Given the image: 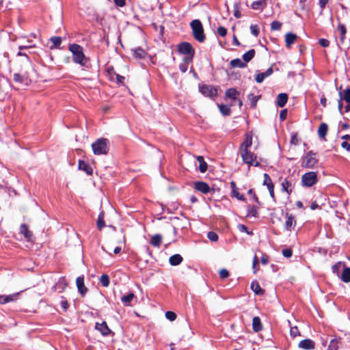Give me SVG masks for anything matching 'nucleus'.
<instances>
[{
    "label": "nucleus",
    "instance_id": "31",
    "mask_svg": "<svg viewBox=\"0 0 350 350\" xmlns=\"http://www.w3.org/2000/svg\"><path fill=\"white\" fill-rule=\"evenodd\" d=\"M197 161L199 162V170L202 173H204L207 170V164L204 160L202 156H198Z\"/></svg>",
    "mask_w": 350,
    "mask_h": 350
},
{
    "label": "nucleus",
    "instance_id": "30",
    "mask_svg": "<svg viewBox=\"0 0 350 350\" xmlns=\"http://www.w3.org/2000/svg\"><path fill=\"white\" fill-rule=\"evenodd\" d=\"M134 297L135 295L133 293H129V294L122 297L121 301L124 306H129L131 305V302L134 299Z\"/></svg>",
    "mask_w": 350,
    "mask_h": 350
},
{
    "label": "nucleus",
    "instance_id": "22",
    "mask_svg": "<svg viewBox=\"0 0 350 350\" xmlns=\"http://www.w3.org/2000/svg\"><path fill=\"white\" fill-rule=\"evenodd\" d=\"M79 169L85 172L88 175L92 174L93 172L92 167L83 161H79Z\"/></svg>",
    "mask_w": 350,
    "mask_h": 350
},
{
    "label": "nucleus",
    "instance_id": "20",
    "mask_svg": "<svg viewBox=\"0 0 350 350\" xmlns=\"http://www.w3.org/2000/svg\"><path fill=\"white\" fill-rule=\"evenodd\" d=\"M288 95L286 93H280L278 95L276 103L280 107H283L287 103Z\"/></svg>",
    "mask_w": 350,
    "mask_h": 350
},
{
    "label": "nucleus",
    "instance_id": "11",
    "mask_svg": "<svg viewBox=\"0 0 350 350\" xmlns=\"http://www.w3.org/2000/svg\"><path fill=\"white\" fill-rule=\"evenodd\" d=\"M252 135L250 133H246L245 140L243 142V143L240 146L239 152L245 151V150H249V148L252 146Z\"/></svg>",
    "mask_w": 350,
    "mask_h": 350
},
{
    "label": "nucleus",
    "instance_id": "18",
    "mask_svg": "<svg viewBox=\"0 0 350 350\" xmlns=\"http://www.w3.org/2000/svg\"><path fill=\"white\" fill-rule=\"evenodd\" d=\"M293 187V183L291 180H288L287 178L284 179V181L282 183V190L283 191L286 192L288 194L292 193Z\"/></svg>",
    "mask_w": 350,
    "mask_h": 350
},
{
    "label": "nucleus",
    "instance_id": "10",
    "mask_svg": "<svg viewBox=\"0 0 350 350\" xmlns=\"http://www.w3.org/2000/svg\"><path fill=\"white\" fill-rule=\"evenodd\" d=\"M194 188L204 194H206L211 191L209 185L203 181L196 182L194 183Z\"/></svg>",
    "mask_w": 350,
    "mask_h": 350
},
{
    "label": "nucleus",
    "instance_id": "13",
    "mask_svg": "<svg viewBox=\"0 0 350 350\" xmlns=\"http://www.w3.org/2000/svg\"><path fill=\"white\" fill-rule=\"evenodd\" d=\"M239 94V92L235 88H229L226 91L225 96L226 98L232 100L231 105H234L235 104V101L237 100V96Z\"/></svg>",
    "mask_w": 350,
    "mask_h": 350
},
{
    "label": "nucleus",
    "instance_id": "19",
    "mask_svg": "<svg viewBox=\"0 0 350 350\" xmlns=\"http://www.w3.org/2000/svg\"><path fill=\"white\" fill-rule=\"evenodd\" d=\"M273 73V69L271 67L269 68L265 72L258 73L255 78L257 83H262L266 77H268Z\"/></svg>",
    "mask_w": 350,
    "mask_h": 350
},
{
    "label": "nucleus",
    "instance_id": "9",
    "mask_svg": "<svg viewBox=\"0 0 350 350\" xmlns=\"http://www.w3.org/2000/svg\"><path fill=\"white\" fill-rule=\"evenodd\" d=\"M95 329L99 331L100 334L105 336H108L111 332L105 321H103L102 323H96Z\"/></svg>",
    "mask_w": 350,
    "mask_h": 350
},
{
    "label": "nucleus",
    "instance_id": "51",
    "mask_svg": "<svg viewBox=\"0 0 350 350\" xmlns=\"http://www.w3.org/2000/svg\"><path fill=\"white\" fill-rule=\"evenodd\" d=\"M219 277L222 279L227 278L229 276V272L226 269H222L219 273Z\"/></svg>",
    "mask_w": 350,
    "mask_h": 350
},
{
    "label": "nucleus",
    "instance_id": "24",
    "mask_svg": "<svg viewBox=\"0 0 350 350\" xmlns=\"http://www.w3.org/2000/svg\"><path fill=\"white\" fill-rule=\"evenodd\" d=\"M252 328L254 332H258L262 329L261 321L258 317H255L252 320Z\"/></svg>",
    "mask_w": 350,
    "mask_h": 350
},
{
    "label": "nucleus",
    "instance_id": "15",
    "mask_svg": "<svg viewBox=\"0 0 350 350\" xmlns=\"http://www.w3.org/2000/svg\"><path fill=\"white\" fill-rule=\"evenodd\" d=\"M76 284L80 294L84 296L88 291V288L84 284V278L81 276L78 277L76 280Z\"/></svg>",
    "mask_w": 350,
    "mask_h": 350
},
{
    "label": "nucleus",
    "instance_id": "62",
    "mask_svg": "<svg viewBox=\"0 0 350 350\" xmlns=\"http://www.w3.org/2000/svg\"><path fill=\"white\" fill-rule=\"evenodd\" d=\"M341 146L347 150L348 152H350V144L347 142H343L342 144H341Z\"/></svg>",
    "mask_w": 350,
    "mask_h": 350
},
{
    "label": "nucleus",
    "instance_id": "25",
    "mask_svg": "<svg viewBox=\"0 0 350 350\" xmlns=\"http://www.w3.org/2000/svg\"><path fill=\"white\" fill-rule=\"evenodd\" d=\"M22 74L20 73H15L14 74L13 79L14 81L16 83H22L25 79H27L28 77V72L27 71H23L21 70Z\"/></svg>",
    "mask_w": 350,
    "mask_h": 350
},
{
    "label": "nucleus",
    "instance_id": "37",
    "mask_svg": "<svg viewBox=\"0 0 350 350\" xmlns=\"http://www.w3.org/2000/svg\"><path fill=\"white\" fill-rule=\"evenodd\" d=\"M339 340L337 338L332 339L328 345L327 350H338Z\"/></svg>",
    "mask_w": 350,
    "mask_h": 350
},
{
    "label": "nucleus",
    "instance_id": "23",
    "mask_svg": "<svg viewBox=\"0 0 350 350\" xmlns=\"http://www.w3.org/2000/svg\"><path fill=\"white\" fill-rule=\"evenodd\" d=\"M327 130H328V126H327V124L326 123H321L320 125H319V129H318V135H319V137L321 138V139H325L326 135H327Z\"/></svg>",
    "mask_w": 350,
    "mask_h": 350
},
{
    "label": "nucleus",
    "instance_id": "34",
    "mask_svg": "<svg viewBox=\"0 0 350 350\" xmlns=\"http://www.w3.org/2000/svg\"><path fill=\"white\" fill-rule=\"evenodd\" d=\"M251 288L256 295H262L263 293V290L256 281H253L251 283Z\"/></svg>",
    "mask_w": 350,
    "mask_h": 350
},
{
    "label": "nucleus",
    "instance_id": "44",
    "mask_svg": "<svg viewBox=\"0 0 350 350\" xmlns=\"http://www.w3.org/2000/svg\"><path fill=\"white\" fill-rule=\"evenodd\" d=\"M207 237L208 238V239L211 241H217L219 239V237L217 235V234L215 232H213V231H211V232H208V234H207Z\"/></svg>",
    "mask_w": 350,
    "mask_h": 350
},
{
    "label": "nucleus",
    "instance_id": "3",
    "mask_svg": "<svg viewBox=\"0 0 350 350\" xmlns=\"http://www.w3.org/2000/svg\"><path fill=\"white\" fill-rule=\"evenodd\" d=\"M109 140L105 138H100L92 144V148L94 154H106L108 152Z\"/></svg>",
    "mask_w": 350,
    "mask_h": 350
},
{
    "label": "nucleus",
    "instance_id": "61",
    "mask_svg": "<svg viewBox=\"0 0 350 350\" xmlns=\"http://www.w3.org/2000/svg\"><path fill=\"white\" fill-rule=\"evenodd\" d=\"M286 116H287V110L286 109H283L280 111V118L282 120H285L286 118Z\"/></svg>",
    "mask_w": 350,
    "mask_h": 350
},
{
    "label": "nucleus",
    "instance_id": "26",
    "mask_svg": "<svg viewBox=\"0 0 350 350\" xmlns=\"http://www.w3.org/2000/svg\"><path fill=\"white\" fill-rule=\"evenodd\" d=\"M182 261L183 257L180 254H174L169 259V262L172 266L178 265L182 262Z\"/></svg>",
    "mask_w": 350,
    "mask_h": 350
},
{
    "label": "nucleus",
    "instance_id": "33",
    "mask_svg": "<svg viewBox=\"0 0 350 350\" xmlns=\"http://www.w3.org/2000/svg\"><path fill=\"white\" fill-rule=\"evenodd\" d=\"M340 98L346 103H350V87L345 90L343 92H339Z\"/></svg>",
    "mask_w": 350,
    "mask_h": 350
},
{
    "label": "nucleus",
    "instance_id": "16",
    "mask_svg": "<svg viewBox=\"0 0 350 350\" xmlns=\"http://www.w3.org/2000/svg\"><path fill=\"white\" fill-rule=\"evenodd\" d=\"M20 232H21V234H23L26 241H32L33 234L28 229V226L26 224H23L21 225Z\"/></svg>",
    "mask_w": 350,
    "mask_h": 350
},
{
    "label": "nucleus",
    "instance_id": "12",
    "mask_svg": "<svg viewBox=\"0 0 350 350\" xmlns=\"http://www.w3.org/2000/svg\"><path fill=\"white\" fill-rule=\"evenodd\" d=\"M298 347L305 350H312L315 348V342L311 339H304L299 342Z\"/></svg>",
    "mask_w": 350,
    "mask_h": 350
},
{
    "label": "nucleus",
    "instance_id": "32",
    "mask_svg": "<svg viewBox=\"0 0 350 350\" xmlns=\"http://www.w3.org/2000/svg\"><path fill=\"white\" fill-rule=\"evenodd\" d=\"M341 280L346 283L350 282V268L345 267L340 277Z\"/></svg>",
    "mask_w": 350,
    "mask_h": 350
},
{
    "label": "nucleus",
    "instance_id": "6",
    "mask_svg": "<svg viewBox=\"0 0 350 350\" xmlns=\"http://www.w3.org/2000/svg\"><path fill=\"white\" fill-rule=\"evenodd\" d=\"M239 153L241 154V157L243 162L247 163L249 166H250V165L259 166L260 165V163L256 160L257 157L254 152L247 150L245 151L239 152Z\"/></svg>",
    "mask_w": 350,
    "mask_h": 350
},
{
    "label": "nucleus",
    "instance_id": "7",
    "mask_svg": "<svg viewBox=\"0 0 350 350\" xmlns=\"http://www.w3.org/2000/svg\"><path fill=\"white\" fill-rule=\"evenodd\" d=\"M317 182V173L309 172L304 174L301 177L302 185L305 187H312Z\"/></svg>",
    "mask_w": 350,
    "mask_h": 350
},
{
    "label": "nucleus",
    "instance_id": "29",
    "mask_svg": "<svg viewBox=\"0 0 350 350\" xmlns=\"http://www.w3.org/2000/svg\"><path fill=\"white\" fill-rule=\"evenodd\" d=\"M337 31L340 32V41L341 43H343L345 40V35L347 33V29L345 25L342 23H339L337 27Z\"/></svg>",
    "mask_w": 350,
    "mask_h": 350
},
{
    "label": "nucleus",
    "instance_id": "64",
    "mask_svg": "<svg viewBox=\"0 0 350 350\" xmlns=\"http://www.w3.org/2000/svg\"><path fill=\"white\" fill-rule=\"evenodd\" d=\"M329 0H319V5L322 10H323L328 3Z\"/></svg>",
    "mask_w": 350,
    "mask_h": 350
},
{
    "label": "nucleus",
    "instance_id": "40",
    "mask_svg": "<svg viewBox=\"0 0 350 350\" xmlns=\"http://www.w3.org/2000/svg\"><path fill=\"white\" fill-rule=\"evenodd\" d=\"M105 226L104 213L101 212L100 213L97 220V227L100 230Z\"/></svg>",
    "mask_w": 350,
    "mask_h": 350
},
{
    "label": "nucleus",
    "instance_id": "14",
    "mask_svg": "<svg viewBox=\"0 0 350 350\" xmlns=\"http://www.w3.org/2000/svg\"><path fill=\"white\" fill-rule=\"evenodd\" d=\"M286 220L285 221L284 228L288 231H291L294 229V227L295 226V220L294 217L288 213L286 214Z\"/></svg>",
    "mask_w": 350,
    "mask_h": 350
},
{
    "label": "nucleus",
    "instance_id": "52",
    "mask_svg": "<svg viewBox=\"0 0 350 350\" xmlns=\"http://www.w3.org/2000/svg\"><path fill=\"white\" fill-rule=\"evenodd\" d=\"M217 33L220 36L224 37L227 34V29L224 27L220 26L217 28Z\"/></svg>",
    "mask_w": 350,
    "mask_h": 350
},
{
    "label": "nucleus",
    "instance_id": "49",
    "mask_svg": "<svg viewBox=\"0 0 350 350\" xmlns=\"http://www.w3.org/2000/svg\"><path fill=\"white\" fill-rule=\"evenodd\" d=\"M18 295L19 293H18L16 294L5 296V298H2L3 299V301H6V303H8L14 301Z\"/></svg>",
    "mask_w": 350,
    "mask_h": 350
},
{
    "label": "nucleus",
    "instance_id": "38",
    "mask_svg": "<svg viewBox=\"0 0 350 350\" xmlns=\"http://www.w3.org/2000/svg\"><path fill=\"white\" fill-rule=\"evenodd\" d=\"M100 282L104 287H108L110 284L109 275L107 274H103L100 278Z\"/></svg>",
    "mask_w": 350,
    "mask_h": 350
},
{
    "label": "nucleus",
    "instance_id": "45",
    "mask_svg": "<svg viewBox=\"0 0 350 350\" xmlns=\"http://www.w3.org/2000/svg\"><path fill=\"white\" fill-rule=\"evenodd\" d=\"M134 55L137 57L143 58L145 57L146 53L142 49L138 48L134 50Z\"/></svg>",
    "mask_w": 350,
    "mask_h": 350
},
{
    "label": "nucleus",
    "instance_id": "4",
    "mask_svg": "<svg viewBox=\"0 0 350 350\" xmlns=\"http://www.w3.org/2000/svg\"><path fill=\"white\" fill-rule=\"evenodd\" d=\"M178 51L180 53L187 55L184 57V61L185 62H191L192 61L195 51L190 43L187 42L180 43L178 45Z\"/></svg>",
    "mask_w": 350,
    "mask_h": 350
},
{
    "label": "nucleus",
    "instance_id": "54",
    "mask_svg": "<svg viewBox=\"0 0 350 350\" xmlns=\"http://www.w3.org/2000/svg\"><path fill=\"white\" fill-rule=\"evenodd\" d=\"M319 44L323 47H327L329 45V41L325 38H321L319 40Z\"/></svg>",
    "mask_w": 350,
    "mask_h": 350
},
{
    "label": "nucleus",
    "instance_id": "5",
    "mask_svg": "<svg viewBox=\"0 0 350 350\" xmlns=\"http://www.w3.org/2000/svg\"><path fill=\"white\" fill-rule=\"evenodd\" d=\"M318 163L316 153L310 150L302 157L301 165L305 168H313Z\"/></svg>",
    "mask_w": 350,
    "mask_h": 350
},
{
    "label": "nucleus",
    "instance_id": "43",
    "mask_svg": "<svg viewBox=\"0 0 350 350\" xmlns=\"http://www.w3.org/2000/svg\"><path fill=\"white\" fill-rule=\"evenodd\" d=\"M248 98L250 100L252 107H255L259 97L255 96L254 94H250L248 95Z\"/></svg>",
    "mask_w": 350,
    "mask_h": 350
},
{
    "label": "nucleus",
    "instance_id": "21",
    "mask_svg": "<svg viewBox=\"0 0 350 350\" xmlns=\"http://www.w3.org/2000/svg\"><path fill=\"white\" fill-rule=\"evenodd\" d=\"M297 38V36L296 34L293 33H287L285 36L286 46L287 48H290Z\"/></svg>",
    "mask_w": 350,
    "mask_h": 350
},
{
    "label": "nucleus",
    "instance_id": "46",
    "mask_svg": "<svg viewBox=\"0 0 350 350\" xmlns=\"http://www.w3.org/2000/svg\"><path fill=\"white\" fill-rule=\"evenodd\" d=\"M282 27V23L279 21H274L271 23V29L273 31H277L280 29Z\"/></svg>",
    "mask_w": 350,
    "mask_h": 350
},
{
    "label": "nucleus",
    "instance_id": "58",
    "mask_svg": "<svg viewBox=\"0 0 350 350\" xmlns=\"http://www.w3.org/2000/svg\"><path fill=\"white\" fill-rule=\"evenodd\" d=\"M17 55H18V56L24 55V56L26 57V64H27V65L29 67H31V62H30V60H29V59L28 56H27L26 54H25V53H22L21 51H19V52H18Z\"/></svg>",
    "mask_w": 350,
    "mask_h": 350
},
{
    "label": "nucleus",
    "instance_id": "55",
    "mask_svg": "<svg viewBox=\"0 0 350 350\" xmlns=\"http://www.w3.org/2000/svg\"><path fill=\"white\" fill-rule=\"evenodd\" d=\"M190 62H185L184 61V62L183 64H180V66H179V68L180 70V71L182 72H185L187 70V68H188V64H189Z\"/></svg>",
    "mask_w": 350,
    "mask_h": 350
},
{
    "label": "nucleus",
    "instance_id": "50",
    "mask_svg": "<svg viewBox=\"0 0 350 350\" xmlns=\"http://www.w3.org/2000/svg\"><path fill=\"white\" fill-rule=\"evenodd\" d=\"M232 196L237 198L239 200H245V198L243 195L240 194L237 189H232Z\"/></svg>",
    "mask_w": 350,
    "mask_h": 350
},
{
    "label": "nucleus",
    "instance_id": "8",
    "mask_svg": "<svg viewBox=\"0 0 350 350\" xmlns=\"http://www.w3.org/2000/svg\"><path fill=\"white\" fill-rule=\"evenodd\" d=\"M200 90L203 95L211 98L217 94V89L210 85H204L200 88Z\"/></svg>",
    "mask_w": 350,
    "mask_h": 350
},
{
    "label": "nucleus",
    "instance_id": "47",
    "mask_svg": "<svg viewBox=\"0 0 350 350\" xmlns=\"http://www.w3.org/2000/svg\"><path fill=\"white\" fill-rule=\"evenodd\" d=\"M250 30L252 35L257 37L260 33L258 26L257 25H252L250 26Z\"/></svg>",
    "mask_w": 350,
    "mask_h": 350
},
{
    "label": "nucleus",
    "instance_id": "1",
    "mask_svg": "<svg viewBox=\"0 0 350 350\" xmlns=\"http://www.w3.org/2000/svg\"><path fill=\"white\" fill-rule=\"evenodd\" d=\"M69 51L72 54V59L74 62L81 66H85L88 62V59L83 53V47L77 44H71L68 46Z\"/></svg>",
    "mask_w": 350,
    "mask_h": 350
},
{
    "label": "nucleus",
    "instance_id": "57",
    "mask_svg": "<svg viewBox=\"0 0 350 350\" xmlns=\"http://www.w3.org/2000/svg\"><path fill=\"white\" fill-rule=\"evenodd\" d=\"M291 336L293 337H296L299 335V330L297 327H291L290 330Z\"/></svg>",
    "mask_w": 350,
    "mask_h": 350
},
{
    "label": "nucleus",
    "instance_id": "27",
    "mask_svg": "<svg viewBox=\"0 0 350 350\" xmlns=\"http://www.w3.org/2000/svg\"><path fill=\"white\" fill-rule=\"evenodd\" d=\"M52 45L50 46L51 49H59L62 44V38L59 36H53L50 38Z\"/></svg>",
    "mask_w": 350,
    "mask_h": 350
},
{
    "label": "nucleus",
    "instance_id": "36",
    "mask_svg": "<svg viewBox=\"0 0 350 350\" xmlns=\"http://www.w3.org/2000/svg\"><path fill=\"white\" fill-rule=\"evenodd\" d=\"M255 53H256V52H255L254 49H250L247 52L244 53L243 55V59L245 63L246 64L247 62H249L250 61H251L252 59L254 57Z\"/></svg>",
    "mask_w": 350,
    "mask_h": 350
},
{
    "label": "nucleus",
    "instance_id": "59",
    "mask_svg": "<svg viewBox=\"0 0 350 350\" xmlns=\"http://www.w3.org/2000/svg\"><path fill=\"white\" fill-rule=\"evenodd\" d=\"M60 305L64 310H66L69 306V304H68L67 300H66V299H62L60 302Z\"/></svg>",
    "mask_w": 350,
    "mask_h": 350
},
{
    "label": "nucleus",
    "instance_id": "41",
    "mask_svg": "<svg viewBox=\"0 0 350 350\" xmlns=\"http://www.w3.org/2000/svg\"><path fill=\"white\" fill-rule=\"evenodd\" d=\"M248 215L256 217L258 216L257 208L255 206H248L247 207Z\"/></svg>",
    "mask_w": 350,
    "mask_h": 350
},
{
    "label": "nucleus",
    "instance_id": "28",
    "mask_svg": "<svg viewBox=\"0 0 350 350\" xmlns=\"http://www.w3.org/2000/svg\"><path fill=\"white\" fill-rule=\"evenodd\" d=\"M162 237L161 235L157 234L152 237L150 243L154 247H159L161 244Z\"/></svg>",
    "mask_w": 350,
    "mask_h": 350
},
{
    "label": "nucleus",
    "instance_id": "56",
    "mask_svg": "<svg viewBox=\"0 0 350 350\" xmlns=\"http://www.w3.org/2000/svg\"><path fill=\"white\" fill-rule=\"evenodd\" d=\"M237 228L240 232H245L248 234H251V232L248 231L247 228L243 224H239Z\"/></svg>",
    "mask_w": 350,
    "mask_h": 350
},
{
    "label": "nucleus",
    "instance_id": "39",
    "mask_svg": "<svg viewBox=\"0 0 350 350\" xmlns=\"http://www.w3.org/2000/svg\"><path fill=\"white\" fill-rule=\"evenodd\" d=\"M220 112L224 116H229L230 114V108L226 105H218Z\"/></svg>",
    "mask_w": 350,
    "mask_h": 350
},
{
    "label": "nucleus",
    "instance_id": "17",
    "mask_svg": "<svg viewBox=\"0 0 350 350\" xmlns=\"http://www.w3.org/2000/svg\"><path fill=\"white\" fill-rule=\"evenodd\" d=\"M267 6V0H257L254 1L251 8L255 10L262 11Z\"/></svg>",
    "mask_w": 350,
    "mask_h": 350
},
{
    "label": "nucleus",
    "instance_id": "48",
    "mask_svg": "<svg viewBox=\"0 0 350 350\" xmlns=\"http://www.w3.org/2000/svg\"><path fill=\"white\" fill-rule=\"evenodd\" d=\"M165 317L170 321H173L176 319V314L172 311H167L165 312Z\"/></svg>",
    "mask_w": 350,
    "mask_h": 350
},
{
    "label": "nucleus",
    "instance_id": "42",
    "mask_svg": "<svg viewBox=\"0 0 350 350\" xmlns=\"http://www.w3.org/2000/svg\"><path fill=\"white\" fill-rule=\"evenodd\" d=\"M263 177H264V181H263L264 185H266L267 187H269V186L274 185L270 176H269V174L265 173L263 175Z\"/></svg>",
    "mask_w": 350,
    "mask_h": 350
},
{
    "label": "nucleus",
    "instance_id": "2",
    "mask_svg": "<svg viewBox=\"0 0 350 350\" xmlns=\"http://www.w3.org/2000/svg\"><path fill=\"white\" fill-rule=\"evenodd\" d=\"M192 33L195 39L199 42H203L205 40V35L202 23L200 20L195 19L190 23Z\"/></svg>",
    "mask_w": 350,
    "mask_h": 350
},
{
    "label": "nucleus",
    "instance_id": "63",
    "mask_svg": "<svg viewBox=\"0 0 350 350\" xmlns=\"http://www.w3.org/2000/svg\"><path fill=\"white\" fill-rule=\"evenodd\" d=\"M260 261H261V263L263 264V265H267L269 262V258L266 255H264L261 257V259H260Z\"/></svg>",
    "mask_w": 350,
    "mask_h": 350
},
{
    "label": "nucleus",
    "instance_id": "53",
    "mask_svg": "<svg viewBox=\"0 0 350 350\" xmlns=\"http://www.w3.org/2000/svg\"><path fill=\"white\" fill-rule=\"evenodd\" d=\"M282 254L286 258H290L293 254L292 250L290 248L284 249L282 250Z\"/></svg>",
    "mask_w": 350,
    "mask_h": 350
},
{
    "label": "nucleus",
    "instance_id": "60",
    "mask_svg": "<svg viewBox=\"0 0 350 350\" xmlns=\"http://www.w3.org/2000/svg\"><path fill=\"white\" fill-rule=\"evenodd\" d=\"M116 5L124 7L126 5V0H113Z\"/></svg>",
    "mask_w": 350,
    "mask_h": 350
},
{
    "label": "nucleus",
    "instance_id": "35",
    "mask_svg": "<svg viewBox=\"0 0 350 350\" xmlns=\"http://www.w3.org/2000/svg\"><path fill=\"white\" fill-rule=\"evenodd\" d=\"M230 64L234 68H245L246 66V64L239 58L231 60Z\"/></svg>",
    "mask_w": 350,
    "mask_h": 350
}]
</instances>
